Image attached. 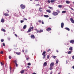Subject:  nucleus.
<instances>
[{
  "mask_svg": "<svg viewBox=\"0 0 74 74\" xmlns=\"http://www.w3.org/2000/svg\"><path fill=\"white\" fill-rule=\"evenodd\" d=\"M56 12H58V13H60V11L58 10H57Z\"/></svg>",
  "mask_w": 74,
  "mask_h": 74,
  "instance_id": "ea45409f",
  "label": "nucleus"
},
{
  "mask_svg": "<svg viewBox=\"0 0 74 74\" xmlns=\"http://www.w3.org/2000/svg\"><path fill=\"white\" fill-rule=\"evenodd\" d=\"M39 31H40V32H43V30L40 29Z\"/></svg>",
  "mask_w": 74,
  "mask_h": 74,
  "instance_id": "473e14b6",
  "label": "nucleus"
},
{
  "mask_svg": "<svg viewBox=\"0 0 74 74\" xmlns=\"http://www.w3.org/2000/svg\"><path fill=\"white\" fill-rule=\"evenodd\" d=\"M27 65L28 66H30V65H31V64L30 63H28Z\"/></svg>",
  "mask_w": 74,
  "mask_h": 74,
  "instance_id": "e433bc0d",
  "label": "nucleus"
},
{
  "mask_svg": "<svg viewBox=\"0 0 74 74\" xmlns=\"http://www.w3.org/2000/svg\"><path fill=\"white\" fill-rule=\"evenodd\" d=\"M47 65V63L45 62L43 64V66H46Z\"/></svg>",
  "mask_w": 74,
  "mask_h": 74,
  "instance_id": "ddd939ff",
  "label": "nucleus"
},
{
  "mask_svg": "<svg viewBox=\"0 0 74 74\" xmlns=\"http://www.w3.org/2000/svg\"><path fill=\"white\" fill-rule=\"evenodd\" d=\"M71 9L72 10H73V11H74V9L73 8H71Z\"/></svg>",
  "mask_w": 74,
  "mask_h": 74,
  "instance_id": "4d7b16f0",
  "label": "nucleus"
},
{
  "mask_svg": "<svg viewBox=\"0 0 74 74\" xmlns=\"http://www.w3.org/2000/svg\"><path fill=\"white\" fill-rule=\"evenodd\" d=\"M1 42H4V39H1Z\"/></svg>",
  "mask_w": 74,
  "mask_h": 74,
  "instance_id": "a19ab883",
  "label": "nucleus"
},
{
  "mask_svg": "<svg viewBox=\"0 0 74 74\" xmlns=\"http://www.w3.org/2000/svg\"><path fill=\"white\" fill-rule=\"evenodd\" d=\"M51 28L50 27H49L46 29L47 31H51Z\"/></svg>",
  "mask_w": 74,
  "mask_h": 74,
  "instance_id": "6e6552de",
  "label": "nucleus"
},
{
  "mask_svg": "<svg viewBox=\"0 0 74 74\" xmlns=\"http://www.w3.org/2000/svg\"><path fill=\"white\" fill-rule=\"evenodd\" d=\"M54 66V63L52 62L50 64V67H53Z\"/></svg>",
  "mask_w": 74,
  "mask_h": 74,
  "instance_id": "423d86ee",
  "label": "nucleus"
},
{
  "mask_svg": "<svg viewBox=\"0 0 74 74\" xmlns=\"http://www.w3.org/2000/svg\"><path fill=\"white\" fill-rule=\"evenodd\" d=\"M31 30H33V29H34V27H31L30 28Z\"/></svg>",
  "mask_w": 74,
  "mask_h": 74,
  "instance_id": "b1692460",
  "label": "nucleus"
},
{
  "mask_svg": "<svg viewBox=\"0 0 74 74\" xmlns=\"http://www.w3.org/2000/svg\"><path fill=\"white\" fill-rule=\"evenodd\" d=\"M38 32H40V31H39L38 30H37L36 33H38Z\"/></svg>",
  "mask_w": 74,
  "mask_h": 74,
  "instance_id": "3c124183",
  "label": "nucleus"
},
{
  "mask_svg": "<svg viewBox=\"0 0 74 74\" xmlns=\"http://www.w3.org/2000/svg\"><path fill=\"white\" fill-rule=\"evenodd\" d=\"M64 26V23H61V27L62 28H63Z\"/></svg>",
  "mask_w": 74,
  "mask_h": 74,
  "instance_id": "9d476101",
  "label": "nucleus"
},
{
  "mask_svg": "<svg viewBox=\"0 0 74 74\" xmlns=\"http://www.w3.org/2000/svg\"><path fill=\"white\" fill-rule=\"evenodd\" d=\"M16 53L17 55H21V53L20 52H16Z\"/></svg>",
  "mask_w": 74,
  "mask_h": 74,
  "instance_id": "dca6fc26",
  "label": "nucleus"
},
{
  "mask_svg": "<svg viewBox=\"0 0 74 74\" xmlns=\"http://www.w3.org/2000/svg\"><path fill=\"white\" fill-rule=\"evenodd\" d=\"M35 30H37V29H34Z\"/></svg>",
  "mask_w": 74,
  "mask_h": 74,
  "instance_id": "69168bd1",
  "label": "nucleus"
},
{
  "mask_svg": "<svg viewBox=\"0 0 74 74\" xmlns=\"http://www.w3.org/2000/svg\"><path fill=\"white\" fill-rule=\"evenodd\" d=\"M67 45H69V43H67V44H66Z\"/></svg>",
  "mask_w": 74,
  "mask_h": 74,
  "instance_id": "bf43d9fd",
  "label": "nucleus"
},
{
  "mask_svg": "<svg viewBox=\"0 0 74 74\" xmlns=\"http://www.w3.org/2000/svg\"><path fill=\"white\" fill-rule=\"evenodd\" d=\"M23 22H24V21H23V20H21V23H23Z\"/></svg>",
  "mask_w": 74,
  "mask_h": 74,
  "instance_id": "79ce46f5",
  "label": "nucleus"
},
{
  "mask_svg": "<svg viewBox=\"0 0 74 74\" xmlns=\"http://www.w3.org/2000/svg\"><path fill=\"white\" fill-rule=\"evenodd\" d=\"M47 2L48 3H50V1H49V0H48L47 1Z\"/></svg>",
  "mask_w": 74,
  "mask_h": 74,
  "instance_id": "a18cd8bd",
  "label": "nucleus"
},
{
  "mask_svg": "<svg viewBox=\"0 0 74 74\" xmlns=\"http://www.w3.org/2000/svg\"><path fill=\"white\" fill-rule=\"evenodd\" d=\"M66 4H70V1H66Z\"/></svg>",
  "mask_w": 74,
  "mask_h": 74,
  "instance_id": "2eb2a0df",
  "label": "nucleus"
},
{
  "mask_svg": "<svg viewBox=\"0 0 74 74\" xmlns=\"http://www.w3.org/2000/svg\"><path fill=\"white\" fill-rule=\"evenodd\" d=\"M24 20H25V21H27V19L25 18H24Z\"/></svg>",
  "mask_w": 74,
  "mask_h": 74,
  "instance_id": "6e6d98bb",
  "label": "nucleus"
},
{
  "mask_svg": "<svg viewBox=\"0 0 74 74\" xmlns=\"http://www.w3.org/2000/svg\"><path fill=\"white\" fill-rule=\"evenodd\" d=\"M26 25H25L23 27V29H26Z\"/></svg>",
  "mask_w": 74,
  "mask_h": 74,
  "instance_id": "f3484780",
  "label": "nucleus"
},
{
  "mask_svg": "<svg viewBox=\"0 0 74 74\" xmlns=\"http://www.w3.org/2000/svg\"><path fill=\"white\" fill-rule=\"evenodd\" d=\"M45 56H46L45 55H44L43 57V58L45 59Z\"/></svg>",
  "mask_w": 74,
  "mask_h": 74,
  "instance_id": "72a5a7b5",
  "label": "nucleus"
},
{
  "mask_svg": "<svg viewBox=\"0 0 74 74\" xmlns=\"http://www.w3.org/2000/svg\"><path fill=\"white\" fill-rule=\"evenodd\" d=\"M65 29H66V30H68V31H70V29H69V28L67 27H65Z\"/></svg>",
  "mask_w": 74,
  "mask_h": 74,
  "instance_id": "4468645a",
  "label": "nucleus"
},
{
  "mask_svg": "<svg viewBox=\"0 0 74 74\" xmlns=\"http://www.w3.org/2000/svg\"><path fill=\"white\" fill-rule=\"evenodd\" d=\"M42 24H44V22H43V21H42Z\"/></svg>",
  "mask_w": 74,
  "mask_h": 74,
  "instance_id": "052dcab7",
  "label": "nucleus"
},
{
  "mask_svg": "<svg viewBox=\"0 0 74 74\" xmlns=\"http://www.w3.org/2000/svg\"><path fill=\"white\" fill-rule=\"evenodd\" d=\"M55 1H56V0H51V1H50V2L52 3H54V2H55Z\"/></svg>",
  "mask_w": 74,
  "mask_h": 74,
  "instance_id": "5701e85b",
  "label": "nucleus"
},
{
  "mask_svg": "<svg viewBox=\"0 0 74 74\" xmlns=\"http://www.w3.org/2000/svg\"><path fill=\"white\" fill-rule=\"evenodd\" d=\"M28 59H29V58H26V60H28Z\"/></svg>",
  "mask_w": 74,
  "mask_h": 74,
  "instance_id": "0e129e2a",
  "label": "nucleus"
},
{
  "mask_svg": "<svg viewBox=\"0 0 74 74\" xmlns=\"http://www.w3.org/2000/svg\"><path fill=\"white\" fill-rule=\"evenodd\" d=\"M1 30L3 31V32H5V30L4 29H1Z\"/></svg>",
  "mask_w": 74,
  "mask_h": 74,
  "instance_id": "bb28decb",
  "label": "nucleus"
},
{
  "mask_svg": "<svg viewBox=\"0 0 74 74\" xmlns=\"http://www.w3.org/2000/svg\"><path fill=\"white\" fill-rule=\"evenodd\" d=\"M72 58H73V59H74V56H72Z\"/></svg>",
  "mask_w": 74,
  "mask_h": 74,
  "instance_id": "5fc2aeb1",
  "label": "nucleus"
},
{
  "mask_svg": "<svg viewBox=\"0 0 74 74\" xmlns=\"http://www.w3.org/2000/svg\"><path fill=\"white\" fill-rule=\"evenodd\" d=\"M3 47H5V44L4 42L3 43Z\"/></svg>",
  "mask_w": 74,
  "mask_h": 74,
  "instance_id": "c9c22d12",
  "label": "nucleus"
},
{
  "mask_svg": "<svg viewBox=\"0 0 74 74\" xmlns=\"http://www.w3.org/2000/svg\"><path fill=\"white\" fill-rule=\"evenodd\" d=\"M70 43L71 44H73V43H74V40H71L70 41Z\"/></svg>",
  "mask_w": 74,
  "mask_h": 74,
  "instance_id": "1a4fd4ad",
  "label": "nucleus"
},
{
  "mask_svg": "<svg viewBox=\"0 0 74 74\" xmlns=\"http://www.w3.org/2000/svg\"><path fill=\"white\" fill-rule=\"evenodd\" d=\"M49 55H48L47 56V59H49Z\"/></svg>",
  "mask_w": 74,
  "mask_h": 74,
  "instance_id": "58836bf2",
  "label": "nucleus"
},
{
  "mask_svg": "<svg viewBox=\"0 0 74 74\" xmlns=\"http://www.w3.org/2000/svg\"><path fill=\"white\" fill-rule=\"evenodd\" d=\"M32 74H36V73H32Z\"/></svg>",
  "mask_w": 74,
  "mask_h": 74,
  "instance_id": "e2e57ef3",
  "label": "nucleus"
},
{
  "mask_svg": "<svg viewBox=\"0 0 74 74\" xmlns=\"http://www.w3.org/2000/svg\"><path fill=\"white\" fill-rule=\"evenodd\" d=\"M56 52H59V51H58V50H57L56 51Z\"/></svg>",
  "mask_w": 74,
  "mask_h": 74,
  "instance_id": "774afa93",
  "label": "nucleus"
},
{
  "mask_svg": "<svg viewBox=\"0 0 74 74\" xmlns=\"http://www.w3.org/2000/svg\"><path fill=\"white\" fill-rule=\"evenodd\" d=\"M46 11L47 12H48V13H51V11L50 9L47 10Z\"/></svg>",
  "mask_w": 74,
  "mask_h": 74,
  "instance_id": "39448f33",
  "label": "nucleus"
},
{
  "mask_svg": "<svg viewBox=\"0 0 74 74\" xmlns=\"http://www.w3.org/2000/svg\"><path fill=\"white\" fill-rule=\"evenodd\" d=\"M20 7L21 8H22V9H25V5H24L22 4H21L20 5Z\"/></svg>",
  "mask_w": 74,
  "mask_h": 74,
  "instance_id": "f03ea898",
  "label": "nucleus"
},
{
  "mask_svg": "<svg viewBox=\"0 0 74 74\" xmlns=\"http://www.w3.org/2000/svg\"><path fill=\"white\" fill-rule=\"evenodd\" d=\"M68 54H71V51H69L68 53Z\"/></svg>",
  "mask_w": 74,
  "mask_h": 74,
  "instance_id": "2f4dec72",
  "label": "nucleus"
},
{
  "mask_svg": "<svg viewBox=\"0 0 74 74\" xmlns=\"http://www.w3.org/2000/svg\"><path fill=\"white\" fill-rule=\"evenodd\" d=\"M9 58L10 59H11V56H9Z\"/></svg>",
  "mask_w": 74,
  "mask_h": 74,
  "instance_id": "de8ad7c7",
  "label": "nucleus"
},
{
  "mask_svg": "<svg viewBox=\"0 0 74 74\" xmlns=\"http://www.w3.org/2000/svg\"><path fill=\"white\" fill-rule=\"evenodd\" d=\"M4 19L3 18H2L1 20V22H2V23H3V22H4Z\"/></svg>",
  "mask_w": 74,
  "mask_h": 74,
  "instance_id": "f8f14e48",
  "label": "nucleus"
},
{
  "mask_svg": "<svg viewBox=\"0 0 74 74\" xmlns=\"http://www.w3.org/2000/svg\"><path fill=\"white\" fill-rule=\"evenodd\" d=\"M52 15H53L54 16H56L58 15V13L57 12H53L52 13Z\"/></svg>",
  "mask_w": 74,
  "mask_h": 74,
  "instance_id": "f257e3e1",
  "label": "nucleus"
},
{
  "mask_svg": "<svg viewBox=\"0 0 74 74\" xmlns=\"http://www.w3.org/2000/svg\"><path fill=\"white\" fill-rule=\"evenodd\" d=\"M52 58H54V59H55V58H56V56H52Z\"/></svg>",
  "mask_w": 74,
  "mask_h": 74,
  "instance_id": "c85d7f7f",
  "label": "nucleus"
},
{
  "mask_svg": "<svg viewBox=\"0 0 74 74\" xmlns=\"http://www.w3.org/2000/svg\"><path fill=\"white\" fill-rule=\"evenodd\" d=\"M41 9H42V8H39V11H40V12H41V11H42V10H41Z\"/></svg>",
  "mask_w": 74,
  "mask_h": 74,
  "instance_id": "412c9836",
  "label": "nucleus"
},
{
  "mask_svg": "<svg viewBox=\"0 0 74 74\" xmlns=\"http://www.w3.org/2000/svg\"><path fill=\"white\" fill-rule=\"evenodd\" d=\"M30 32H32V30L31 29L29 28L28 29V30L27 31V33H30Z\"/></svg>",
  "mask_w": 74,
  "mask_h": 74,
  "instance_id": "9b49d317",
  "label": "nucleus"
},
{
  "mask_svg": "<svg viewBox=\"0 0 74 74\" xmlns=\"http://www.w3.org/2000/svg\"><path fill=\"white\" fill-rule=\"evenodd\" d=\"M44 16L45 18H48L49 16H48V15H44Z\"/></svg>",
  "mask_w": 74,
  "mask_h": 74,
  "instance_id": "a211bd4d",
  "label": "nucleus"
},
{
  "mask_svg": "<svg viewBox=\"0 0 74 74\" xmlns=\"http://www.w3.org/2000/svg\"><path fill=\"white\" fill-rule=\"evenodd\" d=\"M36 6H38V5H40V4H37L36 5Z\"/></svg>",
  "mask_w": 74,
  "mask_h": 74,
  "instance_id": "603ef678",
  "label": "nucleus"
},
{
  "mask_svg": "<svg viewBox=\"0 0 74 74\" xmlns=\"http://www.w3.org/2000/svg\"><path fill=\"white\" fill-rule=\"evenodd\" d=\"M16 65V67H18V64H17V63H16V64H15Z\"/></svg>",
  "mask_w": 74,
  "mask_h": 74,
  "instance_id": "49530a36",
  "label": "nucleus"
},
{
  "mask_svg": "<svg viewBox=\"0 0 74 74\" xmlns=\"http://www.w3.org/2000/svg\"><path fill=\"white\" fill-rule=\"evenodd\" d=\"M66 11H63L62 12V13H66Z\"/></svg>",
  "mask_w": 74,
  "mask_h": 74,
  "instance_id": "7c9ffc66",
  "label": "nucleus"
},
{
  "mask_svg": "<svg viewBox=\"0 0 74 74\" xmlns=\"http://www.w3.org/2000/svg\"><path fill=\"white\" fill-rule=\"evenodd\" d=\"M69 50L70 51H72L73 50V47H71L69 48Z\"/></svg>",
  "mask_w": 74,
  "mask_h": 74,
  "instance_id": "393cba45",
  "label": "nucleus"
},
{
  "mask_svg": "<svg viewBox=\"0 0 74 74\" xmlns=\"http://www.w3.org/2000/svg\"><path fill=\"white\" fill-rule=\"evenodd\" d=\"M1 66H3V65H4V63H3L2 62H1Z\"/></svg>",
  "mask_w": 74,
  "mask_h": 74,
  "instance_id": "f704fd0d",
  "label": "nucleus"
},
{
  "mask_svg": "<svg viewBox=\"0 0 74 74\" xmlns=\"http://www.w3.org/2000/svg\"><path fill=\"white\" fill-rule=\"evenodd\" d=\"M70 20L72 23H74V20L73 19V18H71Z\"/></svg>",
  "mask_w": 74,
  "mask_h": 74,
  "instance_id": "20e7f679",
  "label": "nucleus"
},
{
  "mask_svg": "<svg viewBox=\"0 0 74 74\" xmlns=\"http://www.w3.org/2000/svg\"><path fill=\"white\" fill-rule=\"evenodd\" d=\"M72 68L74 69V66H73Z\"/></svg>",
  "mask_w": 74,
  "mask_h": 74,
  "instance_id": "680f3d73",
  "label": "nucleus"
},
{
  "mask_svg": "<svg viewBox=\"0 0 74 74\" xmlns=\"http://www.w3.org/2000/svg\"><path fill=\"white\" fill-rule=\"evenodd\" d=\"M31 26H32V23H31Z\"/></svg>",
  "mask_w": 74,
  "mask_h": 74,
  "instance_id": "338daca9",
  "label": "nucleus"
},
{
  "mask_svg": "<svg viewBox=\"0 0 74 74\" xmlns=\"http://www.w3.org/2000/svg\"><path fill=\"white\" fill-rule=\"evenodd\" d=\"M58 7L59 8H62V5H59Z\"/></svg>",
  "mask_w": 74,
  "mask_h": 74,
  "instance_id": "cd10ccee",
  "label": "nucleus"
},
{
  "mask_svg": "<svg viewBox=\"0 0 74 74\" xmlns=\"http://www.w3.org/2000/svg\"><path fill=\"white\" fill-rule=\"evenodd\" d=\"M56 61L57 64H58V62H59V60H56Z\"/></svg>",
  "mask_w": 74,
  "mask_h": 74,
  "instance_id": "c756f323",
  "label": "nucleus"
},
{
  "mask_svg": "<svg viewBox=\"0 0 74 74\" xmlns=\"http://www.w3.org/2000/svg\"><path fill=\"white\" fill-rule=\"evenodd\" d=\"M53 69L52 67V66H50L49 69L50 70H52V69Z\"/></svg>",
  "mask_w": 74,
  "mask_h": 74,
  "instance_id": "a878e982",
  "label": "nucleus"
},
{
  "mask_svg": "<svg viewBox=\"0 0 74 74\" xmlns=\"http://www.w3.org/2000/svg\"><path fill=\"white\" fill-rule=\"evenodd\" d=\"M25 71L24 70H22L21 71V74H23V73Z\"/></svg>",
  "mask_w": 74,
  "mask_h": 74,
  "instance_id": "6ab92c4d",
  "label": "nucleus"
},
{
  "mask_svg": "<svg viewBox=\"0 0 74 74\" xmlns=\"http://www.w3.org/2000/svg\"><path fill=\"white\" fill-rule=\"evenodd\" d=\"M38 0H35V1H38Z\"/></svg>",
  "mask_w": 74,
  "mask_h": 74,
  "instance_id": "13d9d810",
  "label": "nucleus"
},
{
  "mask_svg": "<svg viewBox=\"0 0 74 74\" xmlns=\"http://www.w3.org/2000/svg\"><path fill=\"white\" fill-rule=\"evenodd\" d=\"M48 8H49V9H50V10H53V8L52 7H51L50 6H49Z\"/></svg>",
  "mask_w": 74,
  "mask_h": 74,
  "instance_id": "aec40b11",
  "label": "nucleus"
},
{
  "mask_svg": "<svg viewBox=\"0 0 74 74\" xmlns=\"http://www.w3.org/2000/svg\"><path fill=\"white\" fill-rule=\"evenodd\" d=\"M31 38L32 39H34L35 38V36L34 35H31Z\"/></svg>",
  "mask_w": 74,
  "mask_h": 74,
  "instance_id": "7ed1b4c3",
  "label": "nucleus"
},
{
  "mask_svg": "<svg viewBox=\"0 0 74 74\" xmlns=\"http://www.w3.org/2000/svg\"><path fill=\"white\" fill-rule=\"evenodd\" d=\"M38 22H39V23H41V20H39Z\"/></svg>",
  "mask_w": 74,
  "mask_h": 74,
  "instance_id": "8fccbe9b",
  "label": "nucleus"
},
{
  "mask_svg": "<svg viewBox=\"0 0 74 74\" xmlns=\"http://www.w3.org/2000/svg\"><path fill=\"white\" fill-rule=\"evenodd\" d=\"M3 15L5 16H9V14L7 13H5L3 14Z\"/></svg>",
  "mask_w": 74,
  "mask_h": 74,
  "instance_id": "0eeeda50",
  "label": "nucleus"
},
{
  "mask_svg": "<svg viewBox=\"0 0 74 74\" xmlns=\"http://www.w3.org/2000/svg\"><path fill=\"white\" fill-rule=\"evenodd\" d=\"M17 61L16 60H15L14 61V63H15V64H16V63H17Z\"/></svg>",
  "mask_w": 74,
  "mask_h": 74,
  "instance_id": "4c0bfd02",
  "label": "nucleus"
},
{
  "mask_svg": "<svg viewBox=\"0 0 74 74\" xmlns=\"http://www.w3.org/2000/svg\"><path fill=\"white\" fill-rule=\"evenodd\" d=\"M46 53V51H44V52H43V53H42V55H45V53Z\"/></svg>",
  "mask_w": 74,
  "mask_h": 74,
  "instance_id": "4be33fe9",
  "label": "nucleus"
},
{
  "mask_svg": "<svg viewBox=\"0 0 74 74\" xmlns=\"http://www.w3.org/2000/svg\"><path fill=\"white\" fill-rule=\"evenodd\" d=\"M50 51H51L50 49H49L47 51V52H49Z\"/></svg>",
  "mask_w": 74,
  "mask_h": 74,
  "instance_id": "864d4df0",
  "label": "nucleus"
},
{
  "mask_svg": "<svg viewBox=\"0 0 74 74\" xmlns=\"http://www.w3.org/2000/svg\"><path fill=\"white\" fill-rule=\"evenodd\" d=\"M14 35L15 36H16V37H18V36H17V35H16L15 34H14Z\"/></svg>",
  "mask_w": 74,
  "mask_h": 74,
  "instance_id": "09e8293b",
  "label": "nucleus"
},
{
  "mask_svg": "<svg viewBox=\"0 0 74 74\" xmlns=\"http://www.w3.org/2000/svg\"><path fill=\"white\" fill-rule=\"evenodd\" d=\"M0 53L1 54H3V51H1L0 52Z\"/></svg>",
  "mask_w": 74,
  "mask_h": 74,
  "instance_id": "c03bdc74",
  "label": "nucleus"
},
{
  "mask_svg": "<svg viewBox=\"0 0 74 74\" xmlns=\"http://www.w3.org/2000/svg\"><path fill=\"white\" fill-rule=\"evenodd\" d=\"M10 73H11V66H10Z\"/></svg>",
  "mask_w": 74,
  "mask_h": 74,
  "instance_id": "37998d69",
  "label": "nucleus"
}]
</instances>
